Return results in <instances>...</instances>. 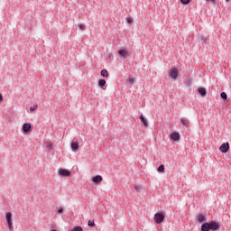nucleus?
Listing matches in <instances>:
<instances>
[{
	"label": "nucleus",
	"mask_w": 231,
	"mask_h": 231,
	"mask_svg": "<svg viewBox=\"0 0 231 231\" xmlns=\"http://www.w3.org/2000/svg\"><path fill=\"white\" fill-rule=\"evenodd\" d=\"M199 42L202 44V46H205L207 44V37L204 35L200 36Z\"/></svg>",
	"instance_id": "obj_18"
},
{
	"label": "nucleus",
	"mask_w": 231,
	"mask_h": 231,
	"mask_svg": "<svg viewBox=\"0 0 231 231\" xmlns=\"http://www.w3.org/2000/svg\"><path fill=\"white\" fill-rule=\"evenodd\" d=\"M59 174L63 178H68V176H71V172L69 171V170H66L62 168L59 170Z\"/></svg>",
	"instance_id": "obj_7"
},
{
	"label": "nucleus",
	"mask_w": 231,
	"mask_h": 231,
	"mask_svg": "<svg viewBox=\"0 0 231 231\" xmlns=\"http://www.w3.org/2000/svg\"><path fill=\"white\" fill-rule=\"evenodd\" d=\"M58 212H59V214H62V213L64 212V208L60 207V208H58Z\"/></svg>",
	"instance_id": "obj_30"
},
{
	"label": "nucleus",
	"mask_w": 231,
	"mask_h": 231,
	"mask_svg": "<svg viewBox=\"0 0 231 231\" xmlns=\"http://www.w3.org/2000/svg\"><path fill=\"white\" fill-rule=\"evenodd\" d=\"M229 149H230V144L228 143H224L219 147L220 152H223L224 154H226V152H228Z\"/></svg>",
	"instance_id": "obj_5"
},
{
	"label": "nucleus",
	"mask_w": 231,
	"mask_h": 231,
	"mask_svg": "<svg viewBox=\"0 0 231 231\" xmlns=\"http://www.w3.org/2000/svg\"><path fill=\"white\" fill-rule=\"evenodd\" d=\"M79 30H86V25H84V23H79Z\"/></svg>",
	"instance_id": "obj_25"
},
{
	"label": "nucleus",
	"mask_w": 231,
	"mask_h": 231,
	"mask_svg": "<svg viewBox=\"0 0 231 231\" xmlns=\"http://www.w3.org/2000/svg\"><path fill=\"white\" fill-rule=\"evenodd\" d=\"M88 226H90L91 228H95V220H88Z\"/></svg>",
	"instance_id": "obj_21"
},
{
	"label": "nucleus",
	"mask_w": 231,
	"mask_h": 231,
	"mask_svg": "<svg viewBox=\"0 0 231 231\" xmlns=\"http://www.w3.org/2000/svg\"><path fill=\"white\" fill-rule=\"evenodd\" d=\"M126 22L128 23V24H133V18L127 17Z\"/></svg>",
	"instance_id": "obj_28"
},
{
	"label": "nucleus",
	"mask_w": 231,
	"mask_h": 231,
	"mask_svg": "<svg viewBox=\"0 0 231 231\" xmlns=\"http://www.w3.org/2000/svg\"><path fill=\"white\" fill-rule=\"evenodd\" d=\"M170 77L176 80L178 79V69H174L170 72Z\"/></svg>",
	"instance_id": "obj_12"
},
{
	"label": "nucleus",
	"mask_w": 231,
	"mask_h": 231,
	"mask_svg": "<svg viewBox=\"0 0 231 231\" xmlns=\"http://www.w3.org/2000/svg\"><path fill=\"white\" fill-rule=\"evenodd\" d=\"M170 138H171L173 142H180V140L181 139V135H180L179 132H172L170 134Z\"/></svg>",
	"instance_id": "obj_6"
},
{
	"label": "nucleus",
	"mask_w": 231,
	"mask_h": 231,
	"mask_svg": "<svg viewBox=\"0 0 231 231\" xmlns=\"http://www.w3.org/2000/svg\"><path fill=\"white\" fill-rule=\"evenodd\" d=\"M70 147L73 152H77V151H79V139L74 138L73 141L71 142Z\"/></svg>",
	"instance_id": "obj_4"
},
{
	"label": "nucleus",
	"mask_w": 231,
	"mask_h": 231,
	"mask_svg": "<svg viewBox=\"0 0 231 231\" xmlns=\"http://www.w3.org/2000/svg\"><path fill=\"white\" fill-rule=\"evenodd\" d=\"M180 123L182 125H184V127H190V123H189V120L185 118L180 119Z\"/></svg>",
	"instance_id": "obj_15"
},
{
	"label": "nucleus",
	"mask_w": 231,
	"mask_h": 231,
	"mask_svg": "<svg viewBox=\"0 0 231 231\" xmlns=\"http://www.w3.org/2000/svg\"><path fill=\"white\" fill-rule=\"evenodd\" d=\"M5 217H6L7 226H8L9 230H14V222L12 220V212H6Z\"/></svg>",
	"instance_id": "obj_3"
},
{
	"label": "nucleus",
	"mask_w": 231,
	"mask_h": 231,
	"mask_svg": "<svg viewBox=\"0 0 231 231\" xmlns=\"http://www.w3.org/2000/svg\"><path fill=\"white\" fill-rule=\"evenodd\" d=\"M101 77H104V78L109 77V72H107V69L101 70Z\"/></svg>",
	"instance_id": "obj_19"
},
{
	"label": "nucleus",
	"mask_w": 231,
	"mask_h": 231,
	"mask_svg": "<svg viewBox=\"0 0 231 231\" xmlns=\"http://www.w3.org/2000/svg\"><path fill=\"white\" fill-rule=\"evenodd\" d=\"M82 230H83L82 226H77L73 227L71 231H82Z\"/></svg>",
	"instance_id": "obj_23"
},
{
	"label": "nucleus",
	"mask_w": 231,
	"mask_h": 231,
	"mask_svg": "<svg viewBox=\"0 0 231 231\" xmlns=\"http://www.w3.org/2000/svg\"><path fill=\"white\" fill-rule=\"evenodd\" d=\"M139 120L141 121L142 125H144V127L149 126V123L147 122V118H145V116H143V115H141L139 116Z\"/></svg>",
	"instance_id": "obj_10"
},
{
	"label": "nucleus",
	"mask_w": 231,
	"mask_h": 231,
	"mask_svg": "<svg viewBox=\"0 0 231 231\" xmlns=\"http://www.w3.org/2000/svg\"><path fill=\"white\" fill-rule=\"evenodd\" d=\"M106 84V79H101L98 80V86L99 88H101V89H106V88H107Z\"/></svg>",
	"instance_id": "obj_13"
},
{
	"label": "nucleus",
	"mask_w": 231,
	"mask_h": 231,
	"mask_svg": "<svg viewBox=\"0 0 231 231\" xmlns=\"http://www.w3.org/2000/svg\"><path fill=\"white\" fill-rule=\"evenodd\" d=\"M126 83L133 86V84H134V79L133 78H129L126 79Z\"/></svg>",
	"instance_id": "obj_22"
},
{
	"label": "nucleus",
	"mask_w": 231,
	"mask_h": 231,
	"mask_svg": "<svg viewBox=\"0 0 231 231\" xmlns=\"http://www.w3.org/2000/svg\"><path fill=\"white\" fill-rule=\"evenodd\" d=\"M0 102H3V95L0 94Z\"/></svg>",
	"instance_id": "obj_31"
},
{
	"label": "nucleus",
	"mask_w": 231,
	"mask_h": 231,
	"mask_svg": "<svg viewBox=\"0 0 231 231\" xmlns=\"http://www.w3.org/2000/svg\"><path fill=\"white\" fill-rule=\"evenodd\" d=\"M117 53L119 55V58L124 60L127 57L129 52L125 49H121L117 51Z\"/></svg>",
	"instance_id": "obj_8"
},
{
	"label": "nucleus",
	"mask_w": 231,
	"mask_h": 231,
	"mask_svg": "<svg viewBox=\"0 0 231 231\" xmlns=\"http://www.w3.org/2000/svg\"><path fill=\"white\" fill-rule=\"evenodd\" d=\"M220 97L224 102H228V96L226 94V92H221L220 93Z\"/></svg>",
	"instance_id": "obj_17"
},
{
	"label": "nucleus",
	"mask_w": 231,
	"mask_h": 231,
	"mask_svg": "<svg viewBox=\"0 0 231 231\" xmlns=\"http://www.w3.org/2000/svg\"><path fill=\"white\" fill-rule=\"evenodd\" d=\"M198 92L199 93V95H201L202 97H207V88L200 87L198 89Z\"/></svg>",
	"instance_id": "obj_14"
},
{
	"label": "nucleus",
	"mask_w": 231,
	"mask_h": 231,
	"mask_svg": "<svg viewBox=\"0 0 231 231\" xmlns=\"http://www.w3.org/2000/svg\"><path fill=\"white\" fill-rule=\"evenodd\" d=\"M92 181L96 185H98V183H100V181H102V176L101 175H96V176L92 177Z\"/></svg>",
	"instance_id": "obj_11"
},
{
	"label": "nucleus",
	"mask_w": 231,
	"mask_h": 231,
	"mask_svg": "<svg viewBox=\"0 0 231 231\" xmlns=\"http://www.w3.org/2000/svg\"><path fill=\"white\" fill-rule=\"evenodd\" d=\"M226 3H230V0H226Z\"/></svg>",
	"instance_id": "obj_33"
},
{
	"label": "nucleus",
	"mask_w": 231,
	"mask_h": 231,
	"mask_svg": "<svg viewBox=\"0 0 231 231\" xmlns=\"http://www.w3.org/2000/svg\"><path fill=\"white\" fill-rule=\"evenodd\" d=\"M47 148L49 149V151H51V149H53V143H47Z\"/></svg>",
	"instance_id": "obj_26"
},
{
	"label": "nucleus",
	"mask_w": 231,
	"mask_h": 231,
	"mask_svg": "<svg viewBox=\"0 0 231 231\" xmlns=\"http://www.w3.org/2000/svg\"><path fill=\"white\" fill-rule=\"evenodd\" d=\"M158 172H165V166L163 164H161L158 168H157Z\"/></svg>",
	"instance_id": "obj_20"
},
{
	"label": "nucleus",
	"mask_w": 231,
	"mask_h": 231,
	"mask_svg": "<svg viewBox=\"0 0 231 231\" xmlns=\"http://www.w3.org/2000/svg\"><path fill=\"white\" fill-rule=\"evenodd\" d=\"M30 131H32V124L24 123L23 125V132L26 134L27 133H30Z\"/></svg>",
	"instance_id": "obj_9"
},
{
	"label": "nucleus",
	"mask_w": 231,
	"mask_h": 231,
	"mask_svg": "<svg viewBox=\"0 0 231 231\" xmlns=\"http://www.w3.org/2000/svg\"><path fill=\"white\" fill-rule=\"evenodd\" d=\"M38 106L37 105H33L32 106L30 107V111L31 113H33V111H35V109H37Z\"/></svg>",
	"instance_id": "obj_24"
},
{
	"label": "nucleus",
	"mask_w": 231,
	"mask_h": 231,
	"mask_svg": "<svg viewBox=\"0 0 231 231\" xmlns=\"http://www.w3.org/2000/svg\"><path fill=\"white\" fill-rule=\"evenodd\" d=\"M191 82L190 81H188V86H190Z\"/></svg>",
	"instance_id": "obj_32"
},
{
	"label": "nucleus",
	"mask_w": 231,
	"mask_h": 231,
	"mask_svg": "<svg viewBox=\"0 0 231 231\" xmlns=\"http://www.w3.org/2000/svg\"><path fill=\"white\" fill-rule=\"evenodd\" d=\"M217 231L219 230V222L212 220L210 222H204L200 226V231Z\"/></svg>",
	"instance_id": "obj_1"
},
{
	"label": "nucleus",
	"mask_w": 231,
	"mask_h": 231,
	"mask_svg": "<svg viewBox=\"0 0 231 231\" xmlns=\"http://www.w3.org/2000/svg\"><path fill=\"white\" fill-rule=\"evenodd\" d=\"M205 219H207V218L205 217V215H203V214H199L197 217V220L199 223H203V221H205Z\"/></svg>",
	"instance_id": "obj_16"
},
{
	"label": "nucleus",
	"mask_w": 231,
	"mask_h": 231,
	"mask_svg": "<svg viewBox=\"0 0 231 231\" xmlns=\"http://www.w3.org/2000/svg\"><path fill=\"white\" fill-rule=\"evenodd\" d=\"M154 221L157 225H162V221H165V214L162 212H157L154 215Z\"/></svg>",
	"instance_id": "obj_2"
},
{
	"label": "nucleus",
	"mask_w": 231,
	"mask_h": 231,
	"mask_svg": "<svg viewBox=\"0 0 231 231\" xmlns=\"http://www.w3.org/2000/svg\"><path fill=\"white\" fill-rule=\"evenodd\" d=\"M181 5H189L190 3V0H180Z\"/></svg>",
	"instance_id": "obj_27"
},
{
	"label": "nucleus",
	"mask_w": 231,
	"mask_h": 231,
	"mask_svg": "<svg viewBox=\"0 0 231 231\" xmlns=\"http://www.w3.org/2000/svg\"><path fill=\"white\" fill-rule=\"evenodd\" d=\"M134 189H135V190H137L138 192H140V190H142V186H140V185H135V186H134Z\"/></svg>",
	"instance_id": "obj_29"
}]
</instances>
